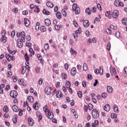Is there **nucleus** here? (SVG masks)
I'll return each instance as SVG.
<instances>
[{
    "instance_id": "nucleus-1",
    "label": "nucleus",
    "mask_w": 127,
    "mask_h": 127,
    "mask_svg": "<svg viewBox=\"0 0 127 127\" xmlns=\"http://www.w3.org/2000/svg\"><path fill=\"white\" fill-rule=\"evenodd\" d=\"M43 110L45 113V115L47 116V118L49 119V120H52L54 117V115H53V113L50 112L48 109H47V105H45L44 107Z\"/></svg>"
},
{
    "instance_id": "nucleus-2",
    "label": "nucleus",
    "mask_w": 127,
    "mask_h": 127,
    "mask_svg": "<svg viewBox=\"0 0 127 127\" xmlns=\"http://www.w3.org/2000/svg\"><path fill=\"white\" fill-rule=\"evenodd\" d=\"M91 113L94 119H98L99 118V112L96 109H94Z\"/></svg>"
},
{
    "instance_id": "nucleus-3",
    "label": "nucleus",
    "mask_w": 127,
    "mask_h": 127,
    "mask_svg": "<svg viewBox=\"0 0 127 127\" xmlns=\"http://www.w3.org/2000/svg\"><path fill=\"white\" fill-rule=\"evenodd\" d=\"M72 10L75 11L76 14H79L80 13V8L77 7V4L74 3L72 5Z\"/></svg>"
},
{
    "instance_id": "nucleus-4",
    "label": "nucleus",
    "mask_w": 127,
    "mask_h": 127,
    "mask_svg": "<svg viewBox=\"0 0 127 127\" xmlns=\"http://www.w3.org/2000/svg\"><path fill=\"white\" fill-rule=\"evenodd\" d=\"M110 72L111 76H116L117 75V71L114 67L111 66L110 67Z\"/></svg>"
},
{
    "instance_id": "nucleus-5",
    "label": "nucleus",
    "mask_w": 127,
    "mask_h": 127,
    "mask_svg": "<svg viewBox=\"0 0 127 127\" xmlns=\"http://www.w3.org/2000/svg\"><path fill=\"white\" fill-rule=\"evenodd\" d=\"M5 57L6 58V59H7V61H8L9 62H10V61H14V56H10V55L9 54H6L5 55Z\"/></svg>"
},
{
    "instance_id": "nucleus-6",
    "label": "nucleus",
    "mask_w": 127,
    "mask_h": 127,
    "mask_svg": "<svg viewBox=\"0 0 127 127\" xmlns=\"http://www.w3.org/2000/svg\"><path fill=\"white\" fill-rule=\"evenodd\" d=\"M10 96L11 98H16V97H17V92H16V91L12 90L10 92Z\"/></svg>"
},
{
    "instance_id": "nucleus-7",
    "label": "nucleus",
    "mask_w": 127,
    "mask_h": 127,
    "mask_svg": "<svg viewBox=\"0 0 127 127\" xmlns=\"http://www.w3.org/2000/svg\"><path fill=\"white\" fill-rule=\"evenodd\" d=\"M52 90V87H46L45 88V91L46 92V94L47 95H50L51 94V90Z\"/></svg>"
},
{
    "instance_id": "nucleus-8",
    "label": "nucleus",
    "mask_w": 127,
    "mask_h": 127,
    "mask_svg": "<svg viewBox=\"0 0 127 127\" xmlns=\"http://www.w3.org/2000/svg\"><path fill=\"white\" fill-rule=\"evenodd\" d=\"M81 31H82V29L81 28H79L78 30L75 31V33L72 34L73 36H74V38L75 39L77 36H78V33H81Z\"/></svg>"
},
{
    "instance_id": "nucleus-9",
    "label": "nucleus",
    "mask_w": 127,
    "mask_h": 127,
    "mask_svg": "<svg viewBox=\"0 0 127 127\" xmlns=\"http://www.w3.org/2000/svg\"><path fill=\"white\" fill-rule=\"evenodd\" d=\"M17 44L18 47H19V48H21V47L23 46V43H22V42L21 41V39H18V40H17Z\"/></svg>"
},
{
    "instance_id": "nucleus-10",
    "label": "nucleus",
    "mask_w": 127,
    "mask_h": 127,
    "mask_svg": "<svg viewBox=\"0 0 127 127\" xmlns=\"http://www.w3.org/2000/svg\"><path fill=\"white\" fill-rule=\"evenodd\" d=\"M57 97L59 99L63 98V94H62V92L61 91H58L56 93Z\"/></svg>"
},
{
    "instance_id": "nucleus-11",
    "label": "nucleus",
    "mask_w": 127,
    "mask_h": 127,
    "mask_svg": "<svg viewBox=\"0 0 127 127\" xmlns=\"http://www.w3.org/2000/svg\"><path fill=\"white\" fill-rule=\"evenodd\" d=\"M119 16V11L118 10H115L113 12V18H117Z\"/></svg>"
},
{
    "instance_id": "nucleus-12",
    "label": "nucleus",
    "mask_w": 127,
    "mask_h": 127,
    "mask_svg": "<svg viewBox=\"0 0 127 127\" xmlns=\"http://www.w3.org/2000/svg\"><path fill=\"white\" fill-rule=\"evenodd\" d=\"M71 74L72 76H75L76 75V73H77V69L76 67H73L70 71Z\"/></svg>"
},
{
    "instance_id": "nucleus-13",
    "label": "nucleus",
    "mask_w": 127,
    "mask_h": 127,
    "mask_svg": "<svg viewBox=\"0 0 127 127\" xmlns=\"http://www.w3.org/2000/svg\"><path fill=\"white\" fill-rule=\"evenodd\" d=\"M24 24L26 27L29 26V25L30 24V22H29V20L27 19V18H24Z\"/></svg>"
},
{
    "instance_id": "nucleus-14",
    "label": "nucleus",
    "mask_w": 127,
    "mask_h": 127,
    "mask_svg": "<svg viewBox=\"0 0 127 127\" xmlns=\"http://www.w3.org/2000/svg\"><path fill=\"white\" fill-rule=\"evenodd\" d=\"M112 13L111 12V11H107L106 13H105V15L107 17H108V18H109L110 19H111V18H112Z\"/></svg>"
},
{
    "instance_id": "nucleus-15",
    "label": "nucleus",
    "mask_w": 127,
    "mask_h": 127,
    "mask_svg": "<svg viewBox=\"0 0 127 127\" xmlns=\"http://www.w3.org/2000/svg\"><path fill=\"white\" fill-rule=\"evenodd\" d=\"M46 5L48 6V7H50L51 8H52V7L54 6V5L53 4V3H52V2L51 1L47 2Z\"/></svg>"
},
{
    "instance_id": "nucleus-16",
    "label": "nucleus",
    "mask_w": 127,
    "mask_h": 127,
    "mask_svg": "<svg viewBox=\"0 0 127 127\" xmlns=\"http://www.w3.org/2000/svg\"><path fill=\"white\" fill-rule=\"evenodd\" d=\"M110 107L109 104H106L104 107V111H106V112H109L110 111Z\"/></svg>"
},
{
    "instance_id": "nucleus-17",
    "label": "nucleus",
    "mask_w": 127,
    "mask_h": 127,
    "mask_svg": "<svg viewBox=\"0 0 127 127\" xmlns=\"http://www.w3.org/2000/svg\"><path fill=\"white\" fill-rule=\"evenodd\" d=\"M45 23L47 26H49L51 24V22L49 19H46L45 20Z\"/></svg>"
},
{
    "instance_id": "nucleus-18",
    "label": "nucleus",
    "mask_w": 127,
    "mask_h": 127,
    "mask_svg": "<svg viewBox=\"0 0 127 127\" xmlns=\"http://www.w3.org/2000/svg\"><path fill=\"white\" fill-rule=\"evenodd\" d=\"M33 108L34 109V110H36V111H37L38 109H39V107H38V103L36 102L35 104L33 105Z\"/></svg>"
},
{
    "instance_id": "nucleus-19",
    "label": "nucleus",
    "mask_w": 127,
    "mask_h": 127,
    "mask_svg": "<svg viewBox=\"0 0 127 127\" xmlns=\"http://www.w3.org/2000/svg\"><path fill=\"white\" fill-rule=\"evenodd\" d=\"M28 123H29V126H30V127H32V126H33V119H32V118H29L28 119Z\"/></svg>"
},
{
    "instance_id": "nucleus-20",
    "label": "nucleus",
    "mask_w": 127,
    "mask_h": 127,
    "mask_svg": "<svg viewBox=\"0 0 127 127\" xmlns=\"http://www.w3.org/2000/svg\"><path fill=\"white\" fill-rule=\"evenodd\" d=\"M107 92L108 93H112L113 92V87L111 86H107Z\"/></svg>"
},
{
    "instance_id": "nucleus-21",
    "label": "nucleus",
    "mask_w": 127,
    "mask_h": 127,
    "mask_svg": "<svg viewBox=\"0 0 127 127\" xmlns=\"http://www.w3.org/2000/svg\"><path fill=\"white\" fill-rule=\"evenodd\" d=\"M70 52L71 54V55H77V52L75 51V50L73 49L72 48H70Z\"/></svg>"
},
{
    "instance_id": "nucleus-22",
    "label": "nucleus",
    "mask_w": 127,
    "mask_h": 127,
    "mask_svg": "<svg viewBox=\"0 0 127 127\" xmlns=\"http://www.w3.org/2000/svg\"><path fill=\"white\" fill-rule=\"evenodd\" d=\"M12 109L13 111V112H18V107H17V106H16V105H13L12 107Z\"/></svg>"
},
{
    "instance_id": "nucleus-23",
    "label": "nucleus",
    "mask_w": 127,
    "mask_h": 127,
    "mask_svg": "<svg viewBox=\"0 0 127 127\" xmlns=\"http://www.w3.org/2000/svg\"><path fill=\"white\" fill-rule=\"evenodd\" d=\"M83 25L84 27H88L89 26V21L88 20H85L83 23Z\"/></svg>"
},
{
    "instance_id": "nucleus-24",
    "label": "nucleus",
    "mask_w": 127,
    "mask_h": 127,
    "mask_svg": "<svg viewBox=\"0 0 127 127\" xmlns=\"http://www.w3.org/2000/svg\"><path fill=\"white\" fill-rule=\"evenodd\" d=\"M114 111L115 113H119V108L117 105H114L113 106Z\"/></svg>"
},
{
    "instance_id": "nucleus-25",
    "label": "nucleus",
    "mask_w": 127,
    "mask_h": 127,
    "mask_svg": "<svg viewBox=\"0 0 127 127\" xmlns=\"http://www.w3.org/2000/svg\"><path fill=\"white\" fill-rule=\"evenodd\" d=\"M37 57L38 58L39 60L41 61L40 63H43V61L42 60V56H41L40 54H38Z\"/></svg>"
},
{
    "instance_id": "nucleus-26",
    "label": "nucleus",
    "mask_w": 127,
    "mask_h": 127,
    "mask_svg": "<svg viewBox=\"0 0 127 127\" xmlns=\"http://www.w3.org/2000/svg\"><path fill=\"white\" fill-rule=\"evenodd\" d=\"M3 111L4 113H8V107H7V106L5 105L3 107Z\"/></svg>"
},
{
    "instance_id": "nucleus-27",
    "label": "nucleus",
    "mask_w": 127,
    "mask_h": 127,
    "mask_svg": "<svg viewBox=\"0 0 127 127\" xmlns=\"http://www.w3.org/2000/svg\"><path fill=\"white\" fill-rule=\"evenodd\" d=\"M27 100L30 103H33L34 99L32 96H28L27 98Z\"/></svg>"
},
{
    "instance_id": "nucleus-28",
    "label": "nucleus",
    "mask_w": 127,
    "mask_h": 127,
    "mask_svg": "<svg viewBox=\"0 0 127 127\" xmlns=\"http://www.w3.org/2000/svg\"><path fill=\"white\" fill-rule=\"evenodd\" d=\"M122 23L124 24V25L127 26V18H124L122 19Z\"/></svg>"
},
{
    "instance_id": "nucleus-29",
    "label": "nucleus",
    "mask_w": 127,
    "mask_h": 127,
    "mask_svg": "<svg viewBox=\"0 0 127 127\" xmlns=\"http://www.w3.org/2000/svg\"><path fill=\"white\" fill-rule=\"evenodd\" d=\"M71 112L73 114V116H74L75 119H78V115L76 114V111H75V109H72Z\"/></svg>"
},
{
    "instance_id": "nucleus-30",
    "label": "nucleus",
    "mask_w": 127,
    "mask_h": 127,
    "mask_svg": "<svg viewBox=\"0 0 127 127\" xmlns=\"http://www.w3.org/2000/svg\"><path fill=\"white\" fill-rule=\"evenodd\" d=\"M56 15L58 19H60L61 18V13H60V12H57Z\"/></svg>"
},
{
    "instance_id": "nucleus-31",
    "label": "nucleus",
    "mask_w": 127,
    "mask_h": 127,
    "mask_svg": "<svg viewBox=\"0 0 127 127\" xmlns=\"http://www.w3.org/2000/svg\"><path fill=\"white\" fill-rule=\"evenodd\" d=\"M40 30L42 32H45L46 31V27L44 26H42L40 28Z\"/></svg>"
},
{
    "instance_id": "nucleus-32",
    "label": "nucleus",
    "mask_w": 127,
    "mask_h": 127,
    "mask_svg": "<svg viewBox=\"0 0 127 127\" xmlns=\"http://www.w3.org/2000/svg\"><path fill=\"white\" fill-rule=\"evenodd\" d=\"M43 13L44 14H46V15H49V14H50V13L46 10L45 9H44L43 10Z\"/></svg>"
},
{
    "instance_id": "nucleus-33",
    "label": "nucleus",
    "mask_w": 127,
    "mask_h": 127,
    "mask_svg": "<svg viewBox=\"0 0 127 127\" xmlns=\"http://www.w3.org/2000/svg\"><path fill=\"white\" fill-rule=\"evenodd\" d=\"M62 78H63L64 80H66V79H67V74H66L65 73H62Z\"/></svg>"
},
{
    "instance_id": "nucleus-34",
    "label": "nucleus",
    "mask_w": 127,
    "mask_h": 127,
    "mask_svg": "<svg viewBox=\"0 0 127 127\" xmlns=\"http://www.w3.org/2000/svg\"><path fill=\"white\" fill-rule=\"evenodd\" d=\"M111 117L112 119H117V118H118V115L115 113H112Z\"/></svg>"
},
{
    "instance_id": "nucleus-35",
    "label": "nucleus",
    "mask_w": 127,
    "mask_h": 127,
    "mask_svg": "<svg viewBox=\"0 0 127 127\" xmlns=\"http://www.w3.org/2000/svg\"><path fill=\"white\" fill-rule=\"evenodd\" d=\"M65 86L66 88H70L71 87V83L69 81H66Z\"/></svg>"
},
{
    "instance_id": "nucleus-36",
    "label": "nucleus",
    "mask_w": 127,
    "mask_h": 127,
    "mask_svg": "<svg viewBox=\"0 0 127 127\" xmlns=\"http://www.w3.org/2000/svg\"><path fill=\"white\" fill-rule=\"evenodd\" d=\"M98 70H99V74L100 75H103V66H100L99 67V69H98Z\"/></svg>"
},
{
    "instance_id": "nucleus-37",
    "label": "nucleus",
    "mask_w": 127,
    "mask_h": 127,
    "mask_svg": "<svg viewBox=\"0 0 127 127\" xmlns=\"http://www.w3.org/2000/svg\"><path fill=\"white\" fill-rule=\"evenodd\" d=\"M85 12L86 13H88V14H89V15H90L91 13V9H90V8H88L85 10Z\"/></svg>"
},
{
    "instance_id": "nucleus-38",
    "label": "nucleus",
    "mask_w": 127,
    "mask_h": 127,
    "mask_svg": "<svg viewBox=\"0 0 127 127\" xmlns=\"http://www.w3.org/2000/svg\"><path fill=\"white\" fill-rule=\"evenodd\" d=\"M1 41L2 42H3V43H5V42H6V37H2L0 39Z\"/></svg>"
},
{
    "instance_id": "nucleus-39",
    "label": "nucleus",
    "mask_w": 127,
    "mask_h": 127,
    "mask_svg": "<svg viewBox=\"0 0 127 127\" xmlns=\"http://www.w3.org/2000/svg\"><path fill=\"white\" fill-rule=\"evenodd\" d=\"M114 4L116 6H120V1H119V0H116Z\"/></svg>"
},
{
    "instance_id": "nucleus-40",
    "label": "nucleus",
    "mask_w": 127,
    "mask_h": 127,
    "mask_svg": "<svg viewBox=\"0 0 127 127\" xmlns=\"http://www.w3.org/2000/svg\"><path fill=\"white\" fill-rule=\"evenodd\" d=\"M88 69V66L87 65V64H83V70L84 71H87Z\"/></svg>"
},
{
    "instance_id": "nucleus-41",
    "label": "nucleus",
    "mask_w": 127,
    "mask_h": 127,
    "mask_svg": "<svg viewBox=\"0 0 127 127\" xmlns=\"http://www.w3.org/2000/svg\"><path fill=\"white\" fill-rule=\"evenodd\" d=\"M39 25H40V23L39 22H37L35 26L36 30H38L39 29Z\"/></svg>"
},
{
    "instance_id": "nucleus-42",
    "label": "nucleus",
    "mask_w": 127,
    "mask_h": 127,
    "mask_svg": "<svg viewBox=\"0 0 127 127\" xmlns=\"http://www.w3.org/2000/svg\"><path fill=\"white\" fill-rule=\"evenodd\" d=\"M110 28H111V29H114V30H117V26H114L113 25H110Z\"/></svg>"
},
{
    "instance_id": "nucleus-43",
    "label": "nucleus",
    "mask_w": 127,
    "mask_h": 127,
    "mask_svg": "<svg viewBox=\"0 0 127 127\" xmlns=\"http://www.w3.org/2000/svg\"><path fill=\"white\" fill-rule=\"evenodd\" d=\"M48 48H49V45L48 44V43H46L44 45V49L45 50H47V49H48Z\"/></svg>"
},
{
    "instance_id": "nucleus-44",
    "label": "nucleus",
    "mask_w": 127,
    "mask_h": 127,
    "mask_svg": "<svg viewBox=\"0 0 127 127\" xmlns=\"http://www.w3.org/2000/svg\"><path fill=\"white\" fill-rule=\"evenodd\" d=\"M29 51L31 54H32V55H34L35 52L34 51H33V49L32 48H30Z\"/></svg>"
},
{
    "instance_id": "nucleus-45",
    "label": "nucleus",
    "mask_w": 127,
    "mask_h": 127,
    "mask_svg": "<svg viewBox=\"0 0 127 127\" xmlns=\"http://www.w3.org/2000/svg\"><path fill=\"white\" fill-rule=\"evenodd\" d=\"M101 96L103 98V99H106V97H108V94L106 93H103L102 94Z\"/></svg>"
},
{
    "instance_id": "nucleus-46",
    "label": "nucleus",
    "mask_w": 127,
    "mask_h": 127,
    "mask_svg": "<svg viewBox=\"0 0 127 127\" xmlns=\"http://www.w3.org/2000/svg\"><path fill=\"white\" fill-rule=\"evenodd\" d=\"M97 7L99 10L101 11L102 10V6H101V4L98 3L97 4Z\"/></svg>"
},
{
    "instance_id": "nucleus-47",
    "label": "nucleus",
    "mask_w": 127,
    "mask_h": 127,
    "mask_svg": "<svg viewBox=\"0 0 127 127\" xmlns=\"http://www.w3.org/2000/svg\"><path fill=\"white\" fill-rule=\"evenodd\" d=\"M62 12L64 16H67V13H66V11H65V10L62 9Z\"/></svg>"
},
{
    "instance_id": "nucleus-48",
    "label": "nucleus",
    "mask_w": 127,
    "mask_h": 127,
    "mask_svg": "<svg viewBox=\"0 0 127 127\" xmlns=\"http://www.w3.org/2000/svg\"><path fill=\"white\" fill-rule=\"evenodd\" d=\"M106 48L107 50H111V43H108Z\"/></svg>"
},
{
    "instance_id": "nucleus-49",
    "label": "nucleus",
    "mask_w": 127,
    "mask_h": 127,
    "mask_svg": "<svg viewBox=\"0 0 127 127\" xmlns=\"http://www.w3.org/2000/svg\"><path fill=\"white\" fill-rule=\"evenodd\" d=\"M77 95L79 98H82L83 97V94H82V92L81 91H78Z\"/></svg>"
},
{
    "instance_id": "nucleus-50",
    "label": "nucleus",
    "mask_w": 127,
    "mask_h": 127,
    "mask_svg": "<svg viewBox=\"0 0 127 127\" xmlns=\"http://www.w3.org/2000/svg\"><path fill=\"white\" fill-rule=\"evenodd\" d=\"M115 35L117 38H119V37H120L121 36V34L120 33V32H117L115 33Z\"/></svg>"
},
{
    "instance_id": "nucleus-51",
    "label": "nucleus",
    "mask_w": 127,
    "mask_h": 127,
    "mask_svg": "<svg viewBox=\"0 0 127 127\" xmlns=\"http://www.w3.org/2000/svg\"><path fill=\"white\" fill-rule=\"evenodd\" d=\"M38 83L39 85H42V83H43V79L42 78H40Z\"/></svg>"
},
{
    "instance_id": "nucleus-52",
    "label": "nucleus",
    "mask_w": 127,
    "mask_h": 127,
    "mask_svg": "<svg viewBox=\"0 0 127 127\" xmlns=\"http://www.w3.org/2000/svg\"><path fill=\"white\" fill-rule=\"evenodd\" d=\"M76 68L78 71H80L81 69H82V66H81L80 64H77L76 66Z\"/></svg>"
},
{
    "instance_id": "nucleus-53",
    "label": "nucleus",
    "mask_w": 127,
    "mask_h": 127,
    "mask_svg": "<svg viewBox=\"0 0 127 127\" xmlns=\"http://www.w3.org/2000/svg\"><path fill=\"white\" fill-rule=\"evenodd\" d=\"M24 56L26 61H28V60H29V57L27 56V54H25Z\"/></svg>"
},
{
    "instance_id": "nucleus-54",
    "label": "nucleus",
    "mask_w": 127,
    "mask_h": 127,
    "mask_svg": "<svg viewBox=\"0 0 127 127\" xmlns=\"http://www.w3.org/2000/svg\"><path fill=\"white\" fill-rule=\"evenodd\" d=\"M96 10L97 8L95 6L93 7L91 9L92 12H96Z\"/></svg>"
},
{
    "instance_id": "nucleus-55",
    "label": "nucleus",
    "mask_w": 127,
    "mask_h": 127,
    "mask_svg": "<svg viewBox=\"0 0 127 127\" xmlns=\"http://www.w3.org/2000/svg\"><path fill=\"white\" fill-rule=\"evenodd\" d=\"M18 111H19L18 115L19 116L21 117V116H22V112H23V111H22V110L21 109H19Z\"/></svg>"
},
{
    "instance_id": "nucleus-56",
    "label": "nucleus",
    "mask_w": 127,
    "mask_h": 127,
    "mask_svg": "<svg viewBox=\"0 0 127 127\" xmlns=\"http://www.w3.org/2000/svg\"><path fill=\"white\" fill-rule=\"evenodd\" d=\"M13 12L15 13H17V12H18V9L17 8H14L13 9Z\"/></svg>"
},
{
    "instance_id": "nucleus-57",
    "label": "nucleus",
    "mask_w": 127,
    "mask_h": 127,
    "mask_svg": "<svg viewBox=\"0 0 127 127\" xmlns=\"http://www.w3.org/2000/svg\"><path fill=\"white\" fill-rule=\"evenodd\" d=\"M15 35V32L14 31H12L11 32V37H12V38L14 37Z\"/></svg>"
},
{
    "instance_id": "nucleus-58",
    "label": "nucleus",
    "mask_w": 127,
    "mask_h": 127,
    "mask_svg": "<svg viewBox=\"0 0 127 127\" xmlns=\"http://www.w3.org/2000/svg\"><path fill=\"white\" fill-rule=\"evenodd\" d=\"M88 107L89 108V110H93V105H92V104H89L88 105Z\"/></svg>"
},
{
    "instance_id": "nucleus-59",
    "label": "nucleus",
    "mask_w": 127,
    "mask_h": 127,
    "mask_svg": "<svg viewBox=\"0 0 127 127\" xmlns=\"http://www.w3.org/2000/svg\"><path fill=\"white\" fill-rule=\"evenodd\" d=\"M26 71V67L23 68L22 72H21L22 74H25Z\"/></svg>"
},
{
    "instance_id": "nucleus-60",
    "label": "nucleus",
    "mask_w": 127,
    "mask_h": 127,
    "mask_svg": "<svg viewBox=\"0 0 127 127\" xmlns=\"http://www.w3.org/2000/svg\"><path fill=\"white\" fill-rule=\"evenodd\" d=\"M18 82H19V84H20V85H22V84H23V79H19Z\"/></svg>"
},
{
    "instance_id": "nucleus-61",
    "label": "nucleus",
    "mask_w": 127,
    "mask_h": 127,
    "mask_svg": "<svg viewBox=\"0 0 127 127\" xmlns=\"http://www.w3.org/2000/svg\"><path fill=\"white\" fill-rule=\"evenodd\" d=\"M7 76L9 78H11V71H8L7 72Z\"/></svg>"
},
{
    "instance_id": "nucleus-62",
    "label": "nucleus",
    "mask_w": 127,
    "mask_h": 127,
    "mask_svg": "<svg viewBox=\"0 0 127 127\" xmlns=\"http://www.w3.org/2000/svg\"><path fill=\"white\" fill-rule=\"evenodd\" d=\"M55 28L56 30H59L60 29V27L59 25H55Z\"/></svg>"
},
{
    "instance_id": "nucleus-63",
    "label": "nucleus",
    "mask_w": 127,
    "mask_h": 127,
    "mask_svg": "<svg viewBox=\"0 0 127 127\" xmlns=\"http://www.w3.org/2000/svg\"><path fill=\"white\" fill-rule=\"evenodd\" d=\"M106 32L108 34H111V33H112V31L110 29H107L106 30Z\"/></svg>"
},
{
    "instance_id": "nucleus-64",
    "label": "nucleus",
    "mask_w": 127,
    "mask_h": 127,
    "mask_svg": "<svg viewBox=\"0 0 127 127\" xmlns=\"http://www.w3.org/2000/svg\"><path fill=\"white\" fill-rule=\"evenodd\" d=\"M94 72L95 73V74H99V73H100V70L96 68L94 70Z\"/></svg>"
}]
</instances>
